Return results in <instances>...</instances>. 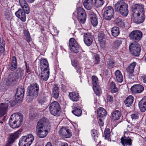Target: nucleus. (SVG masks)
Masks as SVG:
<instances>
[{"label": "nucleus", "mask_w": 146, "mask_h": 146, "mask_svg": "<svg viewBox=\"0 0 146 146\" xmlns=\"http://www.w3.org/2000/svg\"><path fill=\"white\" fill-rule=\"evenodd\" d=\"M132 19L137 24L143 22L145 20V11L143 6L141 4H135L132 10Z\"/></svg>", "instance_id": "f257e3e1"}, {"label": "nucleus", "mask_w": 146, "mask_h": 146, "mask_svg": "<svg viewBox=\"0 0 146 146\" xmlns=\"http://www.w3.org/2000/svg\"><path fill=\"white\" fill-rule=\"evenodd\" d=\"M48 122L46 118H41L37 122L36 127V132L37 136L40 138H43L48 133Z\"/></svg>", "instance_id": "f03ea898"}, {"label": "nucleus", "mask_w": 146, "mask_h": 146, "mask_svg": "<svg viewBox=\"0 0 146 146\" xmlns=\"http://www.w3.org/2000/svg\"><path fill=\"white\" fill-rule=\"evenodd\" d=\"M23 119V115L19 113L13 114L9 121L10 126L13 128H18L21 126Z\"/></svg>", "instance_id": "7ed1b4c3"}, {"label": "nucleus", "mask_w": 146, "mask_h": 146, "mask_svg": "<svg viewBox=\"0 0 146 146\" xmlns=\"http://www.w3.org/2000/svg\"><path fill=\"white\" fill-rule=\"evenodd\" d=\"M133 130V129L131 125H127V128L124 131V137H122L121 139V143L123 146H130L131 145L132 142L131 138H132L131 135L133 134L131 132Z\"/></svg>", "instance_id": "20e7f679"}, {"label": "nucleus", "mask_w": 146, "mask_h": 146, "mask_svg": "<svg viewBox=\"0 0 146 146\" xmlns=\"http://www.w3.org/2000/svg\"><path fill=\"white\" fill-rule=\"evenodd\" d=\"M127 7V4L122 0L118 1L115 5V10L124 17L126 16L128 14Z\"/></svg>", "instance_id": "39448f33"}, {"label": "nucleus", "mask_w": 146, "mask_h": 146, "mask_svg": "<svg viewBox=\"0 0 146 146\" xmlns=\"http://www.w3.org/2000/svg\"><path fill=\"white\" fill-rule=\"evenodd\" d=\"M61 108L59 104L56 101L52 102L49 106L50 113L52 115L58 116L60 112Z\"/></svg>", "instance_id": "423d86ee"}, {"label": "nucleus", "mask_w": 146, "mask_h": 146, "mask_svg": "<svg viewBox=\"0 0 146 146\" xmlns=\"http://www.w3.org/2000/svg\"><path fill=\"white\" fill-rule=\"evenodd\" d=\"M131 52L135 56H138L141 51L140 46L137 43H131L129 46Z\"/></svg>", "instance_id": "0eeeda50"}, {"label": "nucleus", "mask_w": 146, "mask_h": 146, "mask_svg": "<svg viewBox=\"0 0 146 146\" xmlns=\"http://www.w3.org/2000/svg\"><path fill=\"white\" fill-rule=\"evenodd\" d=\"M4 102V103L0 104V117L5 114L7 112L9 106H12L11 101L5 100Z\"/></svg>", "instance_id": "6e6552de"}, {"label": "nucleus", "mask_w": 146, "mask_h": 146, "mask_svg": "<svg viewBox=\"0 0 146 146\" xmlns=\"http://www.w3.org/2000/svg\"><path fill=\"white\" fill-rule=\"evenodd\" d=\"M114 15V12L113 8L108 6L104 9L103 17L106 20H110Z\"/></svg>", "instance_id": "1a4fd4ad"}, {"label": "nucleus", "mask_w": 146, "mask_h": 146, "mask_svg": "<svg viewBox=\"0 0 146 146\" xmlns=\"http://www.w3.org/2000/svg\"><path fill=\"white\" fill-rule=\"evenodd\" d=\"M129 36L130 39L135 42H138L141 39L142 33L139 30H134L130 34Z\"/></svg>", "instance_id": "9d476101"}, {"label": "nucleus", "mask_w": 146, "mask_h": 146, "mask_svg": "<svg viewBox=\"0 0 146 146\" xmlns=\"http://www.w3.org/2000/svg\"><path fill=\"white\" fill-rule=\"evenodd\" d=\"M22 131L21 129H19L15 133L11 134L7 141L5 146H11L15 139L19 137Z\"/></svg>", "instance_id": "9b49d317"}, {"label": "nucleus", "mask_w": 146, "mask_h": 146, "mask_svg": "<svg viewBox=\"0 0 146 146\" xmlns=\"http://www.w3.org/2000/svg\"><path fill=\"white\" fill-rule=\"evenodd\" d=\"M18 78V76L17 74H10L8 76L7 79L6 81V83H5V85L7 86L14 85L16 83Z\"/></svg>", "instance_id": "f8f14e48"}, {"label": "nucleus", "mask_w": 146, "mask_h": 146, "mask_svg": "<svg viewBox=\"0 0 146 146\" xmlns=\"http://www.w3.org/2000/svg\"><path fill=\"white\" fill-rule=\"evenodd\" d=\"M28 89L29 90V93L31 95H34L35 97L38 95L39 87L36 83H35L31 85L28 87Z\"/></svg>", "instance_id": "ddd939ff"}, {"label": "nucleus", "mask_w": 146, "mask_h": 146, "mask_svg": "<svg viewBox=\"0 0 146 146\" xmlns=\"http://www.w3.org/2000/svg\"><path fill=\"white\" fill-rule=\"evenodd\" d=\"M24 93V89L23 88L19 87L18 88L16 93V98L15 100L17 103L21 101L23 98Z\"/></svg>", "instance_id": "4468645a"}, {"label": "nucleus", "mask_w": 146, "mask_h": 146, "mask_svg": "<svg viewBox=\"0 0 146 146\" xmlns=\"http://www.w3.org/2000/svg\"><path fill=\"white\" fill-rule=\"evenodd\" d=\"M20 6L27 14H29L30 11V9L25 0H19Z\"/></svg>", "instance_id": "2eb2a0df"}, {"label": "nucleus", "mask_w": 146, "mask_h": 146, "mask_svg": "<svg viewBox=\"0 0 146 146\" xmlns=\"http://www.w3.org/2000/svg\"><path fill=\"white\" fill-rule=\"evenodd\" d=\"M84 42L86 45L90 46L93 41L92 36L89 33H86L84 35Z\"/></svg>", "instance_id": "dca6fc26"}, {"label": "nucleus", "mask_w": 146, "mask_h": 146, "mask_svg": "<svg viewBox=\"0 0 146 146\" xmlns=\"http://www.w3.org/2000/svg\"><path fill=\"white\" fill-rule=\"evenodd\" d=\"M25 13V12L23 9H19L15 13V14L16 16L22 21L25 22L26 20Z\"/></svg>", "instance_id": "f3484780"}, {"label": "nucleus", "mask_w": 146, "mask_h": 146, "mask_svg": "<svg viewBox=\"0 0 146 146\" xmlns=\"http://www.w3.org/2000/svg\"><path fill=\"white\" fill-rule=\"evenodd\" d=\"M41 70V72L39 74L40 77L44 81H47L49 76V70Z\"/></svg>", "instance_id": "a211bd4d"}, {"label": "nucleus", "mask_w": 146, "mask_h": 146, "mask_svg": "<svg viewBox=\"0 0 146 146\" xmlns=\"http://www.w3.org/2000/svg\"><path fill=\"white\" fill-rule=\"evenodd\" d=\"M144 87L142 85L137 84L133 85L131 88V90L133 92L140 93L144 90Z\"/></svg>", "instance_id": "6ab92c4d"}, {"label": "nucleus", "mask_w": 146, "mask_h": 146, "mask_svg": "<svg viewBox=\"0 0 146 146\" xmlns=\"http://www.w3.org/2000/svg\"><path fill=\"white\" fill-rule=\"evenodd\" d=\"M40 68L41 70H49V65L47 60L46 59H42L40 60Z\"/></svg>", "instance_id": "aec40b11"}, {"label": "nucleus", "mask_w": 146, "mask_h": 146, "mask_svg": "<svg viewBox=\"0 0 146 146\" xmlns=\"http://www.w3.org/2000/svg\"><path fill=\"white\" fill-rule=\"evenodd\" d=\"M139 106L141 112L145 111L146 110V96L144 97L139 102Z\"/></svg>", "instance_id": "412c9836"}, {"label": "nucleus", "mask_w": 146, "mask_h": 146, "mask_svg": "<svg viewBox=\"0 0 146 146\" xmlns=\"http://www.w3.org/2000/svg\"><path fill=\"white\" fill-rule=\"evenodd\" d=\"M134 100V98L133 96L129 95L126 98L124 101V103L126 106L129 107L132 104Z\"/></svg>", "instance_id": "4be33fe9"}, {"label": "nucleus", "mask_w": 146, "mask_h": 146, "mask_svg": "<svg viewBox=\"0 0 146 146\" xmlns=\"http://www.w3.org/2000/svg\"><path fill=\"white\" fill-rule=\"evenodd\" d=\"M9 69L13 71L17 68V63L16 57L13 56L12 58L11 63L8 67Z\"/></svg>", "instance_id": "5701e85b"}, {"label": "nucleus", "mask_w": 146, "mask_h": 146, "mask_svg": "<svg viewBox=\"0 0 146 146\" xmlns=\"http://www.w3.org/2000/svg\"><path fill=\"white\" fill-rule=\"evenodd\" d=\"M115 74L117 81L121 83L123 80V77L121 71L119 70H117L115 72Z\"/></svg>", "instance_id": "b1692460"}, {"label": "nucleus", "mask_w": 146, "mask_h": 146, "mask_svg": "<svg viewBox=\"0 0 146 146\" xmlns=\"http://www.w3.org/2000/svg\"><path fill=\"white\" fill-rule=\"evenodd\" d=\"M58 89V86L56 84L54 85L52 89V95L55 99L58 98L59 97V91Z\"/></svg>", "instance_id": "393cba45"}, {"label": "nucleus", "mask_w": 146, "mask_h": 146, "mask_svg": "<svg viewBox=\"0 0 146 146\" xmlns=\"http://www.w3.org/2000/svg\"><path fill=\"white\" fill-rule=\"evenodd\" d=\"M70 99L73 101H77L78 100L79 95L78 93L74 92L69 93Z\"/></svg>", "instance_id": "a878e982"}, {"label": "nucleus", "mask_w": 146, "mask_h": 146, "mask_svg": "<svg viewBox=\"0 0 146 146\" xmlns=\"http://www.w3.org/2000/svg\"><path fill=\"white\" fill-rule=\"evenodd\" d=\"M92 4V0H84L83 3V5L84 7L88 10L91 9Z\"/></svg>", "instance_id": "bb28decb"}, {"label": "nucleus", "mask_w": 146, "mask_h": 146, "mask_svg": "<svg viewBox=\"0 0 146 146\" xmlns=\"http://www.w3.org/2000/svg\"><path fill=\"white\" fill-rule=\"evenodd\" d=\"M24 138L26 140V142L29 146L34 139V137L33 135L31 134L27 135L26 136H24Z\"/></svg>", "instance_id": "cd10ccee"}, {"label": "nucleus", "mask_w": 146, "mask_h": 146, "mask_svg": "<svg viewBox=\"0 0 146 146\" xmlns=\"http://www.w3.org/2000/svg\"><path fill=\"white\" fill-rule=\"evenodd\" d=\"M91 23L93 26H96L98 24L97 18L95 14L93 13L90 16Z\"/></svg>", "instance_id": "c85d7f7f"}, {"label": "nucleus", "mask_w": 146, "mask_h": 146, "mask_svg": "<svg viewBox=\"0 0 146 146\" xmlns=\"http://www.w3.org/2000/svg\"><path fill=\"white\" fill-rule=\"evenodd\" d=\"M106 113V110L103 108H100L98 110V117H105Z\"/></svg>", "instance_id": "c756f323"}, {"label": "nucleus", "mask_w": 146, "mask_h": 146, "mask_svg": "<svg viewBox=\"0 0 146 146\" xmlns=\"http://www.w3.org/2000/svg\"><path fill=\"white\" fill-rule=\"evenodd\" d=\"M111 34L114 37H116L119 33V28L117 27H113L111 30Z\"/></svg>", "instance_id": "7c9ffc66"}, {"label": "nucleus", "mask_w": 146, "mask_h": 146, "mask_svg": "<svg viewBox=\"0 0 146 146\" xmlns=\"http://www.w3.org/2000/svg\"><path fill=\"white\" fill-rule=\"evenodd\" d=\"M135 62H133L128 66L126 69L127 71L129 73H133L134 70V68L136 65Z\"/></svg>", "instance_id": "2f4dec72"}, {"label": "nucleus", "mask_w": 146, "mask_h": 146, "mask_svg": "<svg viewBox=\"0 0 146 146\" xmlns=\"http://www.w3.org/2000/svg\"><path fill=\"white\" fill-rule=\"evenodd\" d=\"M121 115V112L119 111L115 110L113 113L112 117L114 120H117L119 118Z\"/></svg>", "instance_id": "473e14b6"}, {"label": "nucleus", "mask_w": 146, "mask_h": 146, "mask_svg": "<svg viewBox=\"0 0 146 146\" xmlns=\"http://www.w3.org/2000/svg\"><path fill=\"white\" fill-rule=\"evenodd\" d=\"M38 115L37 112L33 111H31L29 114V118L31 120H34Z\"/></svg>", "instance_id": "72a5a7b5"}, {"label": "nucleus", "mask_w": 146, "mask_h": 146, "mask_svg": "<svg viewBox=\"0 0 146 146\" xmlns=\"http://www.w3.org/2000/svg\"><path fill=\"white\" fill-rule=\"evenodd\" d=\"M104 0H94V5L97 8L100 7L104 4Z\"/></svg>", "instance_id": "f704fd0d"}, {"label": "nucleus", "mask_w": 146, "mask_h": 146, "mask_svg": "<svg viewBox=\"0 0 146 146\" xmlns=\"http://www.w3.org/2000/svg\"><path fill=\"white\" fill-rule=\"evenodd\" d=\"M110 88L112 93H116L118 90V88L116 87L115 84L114 82H112L110 84Z\"/></svg>", "instance_id": "c9c22d12"}, {"label": "nucleus", "mask_w": 146, "mask_h": 146, "mask_svg": "<svg viewBox=\"0 0 146 146\" xmlns=\"http://www.w3.org/2000/svg\"><path fill=\"white\" fill-rule=\"evenodd\" d=\"M104 135L105 139L108 141H110V129L109 128L105 129L104 132Z\"/></svg>", "instance_id": "e433bc0d"}, {"label": "nucleus", "mask_w": 146, "mask_h": 146, "mask_svg": "<svg viewBox=\"0 0 146 146\" xmlns=\"http://www.w3.org/2000/svg\"><path fill=\"white\" fill-rule=\"evenodd\" d=\"M82 111L81 109L77 108H75L72 111V113L76 116H79L81 115Z\"/></svg>", "instance_id": "4c0bfd02"}, {"label": "nucleus", "mask_w": 146, "mask_h": 146, "mask_svg": "<svg viewBox=\"0 0 146 146\" xmlns=\"http://www.w3.org/2000/svg\"><path fill=\"white\" fill-rule=\"evenodd\" d=\"M82 9L81 7L79 8L78 9L77 14L78 18L79 21H80L81 23H82Z\"/></svg>", "instance_id": "58836bf2"}, {"label": "nucleus", "mask_w": 146, "mask_h": 146, "mask_svg": "<svg viewBox=\"0 0 146 146\" xmlns=\"http://www.w3.org/2000/svg\"><path fill=\"white\" fill-rule=\"evenodd\" d=\"M19 146H29L23 136L20 139L19 142Z\"/></svg>", "instance_id": "ea45409f"}, {"label": "nucleus", "mask_w": 146, "mask_h": 146, "mask_svg": "<svg viewBox=\"0 0 146 146\" xmlns=\"http://www.w3.org/2000/svg\"><path fill=\"white\" fill-rule=\"evenodd\" d=\"M92 84L93 87L98 86L99 85L98 78L95 76H93L92 77Z\"/></svg>", "instance_id": "a19ab883"}, {"label": "nucleus", "mask_w": 146, "mask_h": 146, "mask_svg": "<svg viewBox=\"0 0 146 146\" xmlns=\"http://www.w3.org/2000/svg\"><path fill=\"white\" fill-rule=\"evenodd\" d=\"M78 44L76 42V41L74 38H71L69 40V48L72 47L74 46H75L76 47V46Z\"/></svg>", "instance_id": "79ce46f5"}, {"label": "nucleus", "mask_w": 146, "mask_h": 146, "mask_svg": "<svg viewBox=\"0 0 146 146\" xmlns=\"http://www.w3.org/2000/svg\"><path fill=\"white\" fill-rule=\"evenodd\" d=\"M75 47V46H74L69 48L70 51L75 53H78L80 50V47L79 45L78 44Z\"/></svg>", "instance_id": "37998d69"}, {"label": "nucleus", "mask_w": 146, "mask_h": 146, "mask_svg": "<svg viewBox=\"0 0 146 146\" xmlns=\"http://www.w3.org/2000/svg\"><path fill=\"white\" fill-rule=\"evenodd\" d=\"M121 43L122 42L121 40H116L113 44V48L115 49H117L120 46Z\"/></svg>", "instance_id": "c03bdc74"}, {"label": "nucleus", "mask_w": 146, "mask_h": 146, "mask_svg": "<svg viewBox=\"0 0 146 146\" xmlns=\"http://www.w3.org/2000/svg\"><path fill=\"white\" fill-rule=\"evenodd\" d=\"M93 90L96 94L98 96H99L102 93L101 90L99 86H98L93 87Z\"/></svg>", "instance_id": "a18cd8bd"}, {"label": "nucleus", "mask_w": 146, "mask_h": 146, "mask_svg": "<svg viewBox=\"0 0 146 146\" xmlns=\"http://www.w3.org/2000/svg\"><path fill=\"white\" fill-rule=\"evenodd\" d=\"M67 128L65 127H62L61 128L59 131L60 135L63 137V136L65 135V133L66 132Z\"/></svg>", "instance_id": "49530a36"}, {"label": "nucleus", "mask_w": 146, "mask_h": 146, "mask_svg": "<svg viewBox=\"0 0 146 146\" xmlns=\"http://www.w3.org/2000/svg\"><path fill=\"white\" fill-rule=\"evenodd\" d=\"M24 33L27 41L28 42H30L31 40V38L29 32L27 31H25Z\"/></svg>", "instance_id": "de8ad7c7"}, {"label": "nucleus", "mask_w": 146, "mask_h": 146, "mask_svg": "<svg viewBox=\"0 0 146 146\" xmlns=\"http://www.w3.org/2000/svg\"><path fill=\"white\" fill-rule=\"evenodd\" d=\"M100 62V58L98 54H96L94 56V62L95 64H98Z\"/></svg>", "instance_id": "09e8293b"}, {"label": "nucleus", "mask_w": 146, "mask_h": 146, "mask_svg": "<svg viewBox=\"0 0 146 146\" xmlns=\"http://www.w3.org/2000/svg\"><path fill=\"white\" fill-rule=\"evenodd\" d=\"M47 100L46 97H44L43 98H40L38 99V102L41 104H42L46 102Z\"/></svg>", "instance_id": "8fccbe9b"}, {"label": "nucleus", "mask_w": 146, "mask_h": 146, "mask_svg": "<svg viewBox=\"0 0 146 146\" xmlns=\"http://www.w3.org/2000/svg\"><path fill=\"white\" fill-rule=\"evenodd\" d=\"M72 135V133L70 132L69 129L67 128L66 132L65 133V135L63 137L68 138L70 137Z\"/></svg>", "instance_id": "3c124183"}, {"label": "nucleus", "mask_w": 146, "mask_h": 146, "mask_svg": "<svg viewBox=\"0 0 146 146\" xmlns=\"http://www.w3.org/2000/svg\"><path fill=\"white\" fill-rule=\"evenodd\" d=\"M98 40L101 47L103 49L105 47L104 41L102 39H100V38H99Z\"/></svg>", "instance_id": "603ef678"}, {"label": "nucleus", "mask_w": 146, "mask_h": 146, "mask_svg": "<svg viewBox=\"0 0 146 146\" xmlns=\"http://www.w3.org/2000/svg\"><path fill=\"white\" fill-rule=\"evenodd\" d=\"M5 43L2 38L0 37V48H4Z\"/></svg>", "instance_id": "864d4df0"}, {"label": "nucleus", "mask_w": 146, "mask_h": 146, "mask_svg": "<svg viewBox=\"0 0 146 146\" xmlns=\"http://www.w3.org/2000/svg\"><path fill=\"white\" fill-rule=\"evenodd\" d=\"M104 117H98V123L100 126H103L104 124L103 120L104 119Z\"/></svg>", "instance_id": "5fc2aeb1"}, {"label": "nucleus", "mask_w": 146, "mask_h": 146, "mask_svg": "<svg viewBox=\"0 0 146 146\" xmlns=\"http://www.w3.org/2000/svg\"><path fill=\"white\" fill-rule=\"evenodd\" d=\"M139 113H138L132 114L131 115V118L133 119H138L139 117Z\"/></svg>", "instance_id": "6e6d98bb"}, {"label": "nucleus", "mask_w": 146, "mask_h": 146, "mask_svg": "<svg viewBox=\"0 0 146 146\" xmlns=\"http://www.w3.org/2000/svg\"><path fill=\"white\" fill-rule=\"evenodd\" d=\"M34 96V95H31L29 93V95H28L26 97L27 101L29 102L32 101L33 99V97Z\"/></svg>", "instance_id": "4d7b16f0"}, {"label": "nucleus", "mask_w": 146, "mask_h": 146, "mask_svg": "<svg viewBox=\"0 0 146 146\" xmlns=\"http://www.w3.org/2000/svg\"><path fill=\"white\" fill-rule=\"evenodd\" d=\"M86 19V14L85 12V11L83 9V24L85 23Z\"/></svg>", "instance_id": "13d9d810"}, {"label": "nucleus", "mask_w": 146, "mask_h": 146, "mask_svg": "<svg viewBox=\"0 0 146 146\" xmlns=\"http://www.w3.org/2000/svg\"><path fill=\"white\" fill-rule=\"evenodd\" d=\"M108 66L109 68H111L113 67L114 65L113 62L111 60L108 62Z\"/></svg>", "instance_id": "bf43d9fd"}, {"label": "nucleus", "mask_w": 146, "mask_h": 146, "mask_svg": "<svg viewBox=\"0 0 146 146\" xmlns=\"http://www.w3.org/2000/svg\"><path fill=\"white\" fill-rule=\"evenodd\" d=\"M107 101L109 102H112L113 100V97L110 95H108L107 96Z\"/></svg>", "instance_id": "052dcab7"}, {"label": "nucleus", "mask_w": 146, "mask_h": 146, "mask_svg": "<svg viewBox=\"0 0 146 146\" xmlns=\"http://www.w3.org/2000/svg\"><path fill=\"white\" fill-rule=\"evenodd\" d=\"M97 135H98L97 130L94 129L91 130V135L92 137H93L94 136Z\"/></svg>", "instance_id": "680f3d73"}, {"label": "nucleus", "mask_w": 146, "mask_h": 146, "mask_svg": "<svg viewBox=\"0 0 146 146\" xmlns=\"http://www.w3.org/2000/svg\"><path fill=\"white\" fill-rule=\"evenodd\" d=\"M72 64L74 67H77L78 66V63L77 61L74 60L72 62Z\"/></svg>", "instance_id": "e2e57ef3"}, {"label": "nucleus", "mask_w": 146, "mask_h": 146, "mask_svg": "<svg viewBox=\"0 0 146 146\" xmlns=\"http://www.w3.org/2000/svg\"><path fill=\"white\" fill-rule=\"evenodd\" d=\"M93 137V138L94 141H96V142H97V140L98 139V135H95L93 137Z\"/></svg>", "instance_id": "0e129e2a"}, {"label": "nucleus", "mask_w": 146, "mask_h": 146, "mask_svg": "<svg viewBox=\"0 0 146 146\" xmlns=\"http://www.w3.org/2000/svg\"><path fill=\"white\" fill-rule=\"evenodd\" d=\"M77 68L76 69V70H77V71L78 72L80 73L81 74V67H77Z\"/></svg>", "instance_id": "69168bd1"}, {"label": "nucleus", "mask_w": 146, "mask_h": 146, "mask_svg": "<svg viewBox=\"0 0 146 146\" xmlns=\"http://www.w3.org/2000/svg\"><path fill=\"white\" fill-rule=\"evenodd\" d=\"M62 89L64 92H66V87L63 85H62Z\"/></svg>", "instance_id": "338daca9"}, {"label": "nucleus", "mask_w": 146, "mask_h": 146, "mask_svg": "<svg viewBox=\"0 0 146 146\" xmlns=\"http://www.w3.org/2000/svg\"><path fill=\"white\" fill-rule=\"evenodd\" d=\"M143 82L144 83H146V76L142 77Z\"/></svg>", "instance_id": "774afa93"}]
</instances>
